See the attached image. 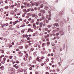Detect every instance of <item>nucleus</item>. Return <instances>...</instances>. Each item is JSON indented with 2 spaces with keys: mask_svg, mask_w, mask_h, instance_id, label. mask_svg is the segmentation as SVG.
Returning a JSON list of instances; mask_svg holds the SVG:
<instances>
[{
  "mask_svg": "<svg viewBox=\"0 0 74 74\" xmlns=\"http://www.w3.org/2000/svg\"><path fill=\"white\" fill-rule=\"evenodd\" d=\"M33 50H34V49H33V48H31L30 49V51H33Z\"/></svg>",
  "mask_w": 74,
  "mask_h": 74,
  "instance_id": "obj_44",
  "label": "nucleus"
},
{
  "mask_svg": "<svg viewBox=\"0 0 74 74\" xmlns=\"http://www.w3.org/2000/svg\"><path fill=\"white\" fill-rule=\"evenodd\" d=\"M44 63H42L41 64V66H44Z\"/></svg>",
  "mask_w": 74,
  "mask_h": 74,
  "instance_id": "obj_51",
  "label": "nucleus"
},
{
  "mask_svg": "<svg viewBox=\"0 0 74 74\" xmlns=\"http://www.w3.org/2000/svg\"><path fill=\"white\" fill-rule=\"evenodd\" d=\"M59 69H57V71H60Z\"/></svg>",
  "mask_w": 74,
  "mask_h": 74,
  "instance_id": "obj_64",
  "label": "nucleus"
},
{
  "mask_svg": "<svg viewBox=\"0 0 74 74\" xmlns=\"http://www.w3.org/2000/svg\"><path fill=\"white\" fill-rule=\"evenodd\" d=\"M51 26L50 25H49L48 26V28H50V27H51Z\"/></svg>",
  "mask_w": 74,
  "mask_h": 74,
  "instance_id": "obj_45",
  "label": "nucleus"
},
{
  "mask_svg": "<svg viewBox=\"0 0 74 74\" xmlns=\"http://www.w3.org/2000/svg\"><path fill=\"white\" fill-rule=\"evenodd\" d=\"M32 5L31 6V7H33V6H34V5H35V2L34 3H32L31 4Z\"/></svg>",
  "mask_w": 74,
  "mask_h": 74,
  "instance_id": "obj_11",
  "label": "nucleus"
},
{
  "mask_svg": "<svg viewBox=\"0 0 74 74\" xmlns=\"http://www.w3.org/2000/svg\"><path fill=\"white\" fill-rule=\"evenodd\" d=\"M5 3H8V0H6L5 1Z\"/></svg>",
  "mask_w": 74,
  "mask_h": 74,
  "instance_id": "obj_38",
  "label": "nucleus"
},
{
  "mask_svg": "<svg viewBox=\"0 0 74 74\" xmlns=\"http://www.w3.org/2000/svg\"><path fill=\"white\" fill-rule=\"evenodd\" d=\"M30 38L28 37L27 38V40H30Z\"/></svg>",
  "mask_w": 74,
  "mask_h": 74,
  "instance_id": "obj_26",
  "label": "nucleus"
},
{
  "mask_svg": "<svg viewBox=\"0 0 74 74\" xmlns=\"http://www.w3.org/2000/svg\"><path fill=\"white\" fill-rule=\"evenodd\" d=\"M60 33L61 34V36H63V35H64V32L63 31H62L60 32Z\"/></svg>",
  "mask_w": 74,
  "mask_h": 74,
  "instance_id": "obj_9",
  "label": "nucleus"
},
{
  "mask_svg": "<svg viewBox=\"0 0 74 74\" xmlns=\"http://www.w3.org/2000/svg\"><path fill=\"white\" fill-rule=\"evenodd\" d=\"M36 25H38L39 24V23L38 22H36Z\"/></svg>",
  "mask_w": 74,
  "mask_h": 74,
  "instance_id": "obj_55",
  "label": "nucleus"
},
{
  "mask_svg": "<svg viewBox=\"0 0 74 74\" xmlns=\"http://www.w3.org/2000/svg\"><path fill=\"white\" fill-rule=\"evenodd\" d=\"M23 12H26V9H24L23 10Z\"/></svg>",
  "mask_w": 74,
  "mask_h": 74,
  "instance_id": "obj_36",
  "label": "nucleus"
},
{
  "mask_svg": "<svg viewBox=\"0 0 74 74\" xmlns=\"http://www.w3.org/2000/svg\"><path fill=\"white\" fill-rule=\"evenodd\" d=\"M16 22H13V25H15V24H16Z\"/></svg>",
  "mask_w": 74,
  "mask_h": 74,
  "instance_id": "obj_62",
  "label": "nucleus"
},
{
  "mask_svg": "<svg viewBox=\"0 0 74 74\" xmlns=\"http://www.w3.org/2000/svg\"><path fill=\"white\" fill-rule=\"evenodd\" d=\"M13 3H14V2H13V1H10V3L11 4H13Z\"/></svg>",
  "mask_w": 74,
  "mask_h": 74,
  "instance_id": "obj_34",
  "label": "nucleus"
},
{
  "mask_svg": "<svg viewBox=\"0 0 74 74\" xmlns=\"http://www.w3.org/2000/svg\"><path fill=\"white\" fill-rule=\"evenodd\" d=\"M27 16H30V13H27Z\"/></svg>",
  "mask_w": 74,
  "mask_h": 74,
  "instance_id": "obj_42",
  "label": "nucleus"
},
{
  "mask_svg": "<svg viewBox=\"0 0 74 74\" xmlns=\"http://www.w3.org/2000/svg\"><path fill=\"white\" fill-rule=\"evenodd\" d=\"M23 37H24V38H25L26 37V38H27V37H28V35L27 34H26V35H25V34H23Z\"/></svg>",
  "mask_w": 74,
  "mask_h": 74,
  "instance_id": "obj_5",
  "label": "nucleus"
},
{
  "mask_svg": "<svg viewBox=\"0 0 74 74\" xmlns=\"http://www.w3.org/2000/svg\"><path fill=\"white\" fill-rule=\"evenodd\" d=\"M64 13V12L63 11H61L60 13L59 14L60 16H62Z\"/></svg>",
  "mask_w": 74,
  "mask_h": 74,
  "instance_id": "obj_3",
  "label": "nucleus"
},
{
  "mask_svg": "<svg viewBox=\"0 0 74 74\" xmlns=\"http://www.w3.org/2000/svg\"><path fill=\"white\" fill-rule=\"evenodd\" d=\"M25 41H27L26 42H28V43H30V42H31V41L30 40L28 41V40H26Z\"/></svg>",
  "mask_w": 74,
  "mask_h": 74,
  "instance_id": "obj_22",
  "label": "nucleus"
},
{
  "mask_svg": "<svg viewBox=\"0 0 74 74\" xmlns=\"http://www.w3.org/2000/svg\"><path fill=\"white\" fill-rule=\"evenodd\" d=\"M30 10H31V9H30V8H29L28 9H27L26 10V12H29V11H30Z\"/></svg>",
  "mask_w": 74,
  "mask_h": 74,
  "instance_id": "obj_16",
  "label": "nucleus"
},
{
  "mask_svg": "<svg viewBox=\"0 0 74 74\" xmlns=\"http://www.w3.org/2000/svg\"><path fill=\"white\" fill-rule=\"evenodd\" d=\"M23 46H20L19 47V48L20 49H22V48H23Z\"/></svg>",
  "mask_w": 74,
  "mask_h": 74,
  "instance_id": "obj_20",
  "label": "nucleus"
},
{
  "mask_svg": "<svg viewBox=\"0 0 74 74\" xmlns=\"http://www.w3.org/2000/svg\"><path fill=\"white\" fill-rule=\"evenodd\" d=\"M38 61H39V62H40H40H42V60H41V59L39 60Z\"/></svg>",
  "mask_w": 74,
  "mask_h": 74,
  "instance_id": "obj_30",
  "label": "nucleus"
},
{
  "mask_svg": "<svg viewBox=\"0 0 74 74\" xmlns=\"http://www.w3.org/2000/svg\"><path fill=\"white\" fill-rule=\"evenodd\" d=\"M31 21H32L31 22V23H33L34 22V20L33 19H32Z\"/></svg>",
  "mask_w": 74,
  "mask_h": 74,
  "instance_id": "obj_25",
  "label": "nucleus"
},
{
  "mask_svg": "<svg viewBox=\"0 0 74 74\" xmlns=\"http://www.w3.org/2000/svg\"><path fill=\"white\" fill-rule=\"evenodd\" d=\"M36 16V14H32V17H35V16Z\"/></svg>",
  "mask_w": 74,
  "mask_h": 74,
  "instance_id": "obj_19",
  "label": "nucleus"
},
{
  "mask_svg": "<svg viewBox=\"0 0 74 74\" xmlns=\"http://www.w3.org/2000/svg\"><path fill=\"white\" fill-rule=\"evenodd\" d=\"M29 3H28L27 5V6L28 7H30V6L29 5Z\"/></svg>",
  "mask_w": 74,
  "mask_h": 74,
  "instance_id": "obj_41",
  "label": "nucleus"
},
{
  "mask_svg": "<svg viewBox=\"0 0 74 74\" xmlns=\"http://www.w3.org/2000/svg\"><path fill=\"white\" fill-rule=\"evenodd\" d=\"M5 9H8V6H6L5 7Z\"/></svg>",
  "mask_w": 74,
  "mask_h": 74,
  "instance_id": "obj_28",
  "label": "nucleus"
},
{
  "mask_svg": "<svg viewBox=\"0 0 74 74\" xmlns=\"http://www.w3.org/2000/svg\"><path fill=\"white\" fill-rule=\"evenodd\" d=\"M49 69H50V67H48V66L47 67V68H46V70H49Z\"/></svg>",
  "mask_w": 74,
  "mask_h": 74,
  "instance_id": "obj_15",
  "label": "nucleus"
},
{
  "mask_svg": "<svg viewBox=\"0 0 74 74\" xmlns=\"http://www.w3.org/2000/svg\"><path fill=\"white\" fill-rule=\"evenodd\" d=\"M56 27H54L52 28V29H56Z\"/></svg>",
  "mask_w": 74,
  "mask_h": 74,
  "instance_id": "obj_40",
  "label": "nucleus"
},
{
  "mask_svg": "<svg viewBox=\"0 0 74 74\" xmlns=\"http://www.w3.org/2000/svg\"><path fill=\"white\" fill-rule=\"evenodd\" d=\"M39 16H41V13H39Z\"/></svg>",
  "mask_w": 74,
  "mask_h": 74,
  "instance_id": "obj_61",
  "label": "nucleus"
},
{
  "mask_svg": "<svg viewBox=\"0 0 74 74\" xmlns=\"http://www.w3.org/2000/svg\"><path fill=\"white\" fill-rule=\"evenodd\" d=\"M51 10H55V8L53 7H52V8H51Z\"/></svg>",
  "mask_w": 74,
  "mask_h": 74,
  "instance_id": "obj_27",
  "label": "nucleus"
},
{
  "mask_svg": "<svg viewBox=\"0 0 74 74\" xmlns=\"http://www.w3.org/2000/svg\"><path fill=\"white\" fill-rule=\"evenodd\" d=\"M23 55V53L20 52H19V56H22Z\"/></svg>",
  "mask_w": 74,
  "mask_h": 74,
  "instance_id": "obj_6",
  "label": "nucleus"
},
{
  "mask_svg": "<svg viewBox=\"0 0 74 74\" xmlns=\"http://www.w3.org/2000/svg\"><path fill=\"white\" fill-rule=\"evenodd\" d=\"M45 46V44L44 43H43L42 45V46L43 47H44Z\"/></svg>",
  "mask_w": 74,
  "mask_h": 74,
  "instance_id": "obj_43",
  "label": "nucleus"
},
{
  "mask_svg": "<svg viewBox=\"0 0 74 74\" xmlns=\"http://www.w3.org/2000/svg\"><path fill=\"white\" fill-rule=\"evenodd\" d=\"M5 26H8V23H6L5 24Z\"/></svg>",
  "mask_w": 74,
  "mask_h": 74,
  "instance_id": "obj_60",
  "label": "nucleus"
},
{
  "mask_svg": "<svg viewBox=\"0 0 74 74\" xmlns=\"http://www.w3.org/2000/svg\"><path fill=\"white\" fill-rule=\"evenodd\" d=\"M46 61H47V62H48V61H49V59L47 58L46 59Z\"/></svg>",
  "mask_w": 74,
  "mask_h": 74,
  "instance_id": "obj_54",
  "label": "nucleus"
},
{
  "mask_svg": "<svg viewBox=\"0 0 74 74\" xmlns=\"http://www.w3.org/2000/svg\"><path fill=\"white\" fill-rule=\"evenodd\" d=\"M44 4H48V3H47V2L44 1Z\"/></svg>",
  "mask_w": 74,
  "mask_h": 74,
  "instance_id": "obj_24",
  "label": "nucleus"
},
{
  "mask_svg": "<svg viewBox=\"0 0 74 74\" xmlns=\"http://www.w3.org/2000/svg\"><path fill=\"white\" fill-rule=\"evenodd\" d=\"M56 37H58L59 35V32H58L56 34Z\"/></svg>",
  "mask_w": 74,
  "mask_h": 74,
  "instance_id": "obj_17",
  "label": "nucleus"
},
{
  "mask_svg": "<svg viewBox=\"0 0 74 74\" xmlns=\"http://www.w3.org/2000/svg\"><path fill=\"white\" fill-rule=\"evenodd\" d=\"M19 70L20 71V72H23V69H22V68H21V69L20 70L19 69Z\"/></svg>",
  "mask_w": 74,
  "mask_h": 74,
  "instance_id": "obj_21",
  "label": "nucleus"
},
{
  "mask_svg": "<svg viewBox=\"0 0 74 74\" xmlns=\"http://www.w3.org/2000/svg\"><path fill=\"white\" fill-rule=\"evenodd\" d=\"M1 25H2V27H3L5 26V24H1Z\"/></svg>",
  "mask_w": 74,
  "mask_h": 74,
  "instance_id": "obj_50",
  "label": "nucleus"
},
{
  "mask_svg": "<svg viewBox=\"0 0 74 74\" xmlns=\"http://www.w3.org/2000/svg\"><path fill=\"white\" fill-rule=\"evenodd\" d=\"M3 60H4V62H5V60H6V58H3Z\"/></svg>",
  "mask_w": 74,
  "mask_h": 74,
  "instance_id": "obj_35",
  "label": "nucleus"
},
{
  "mask_svg": "<svg viewBox=\"0 0 74 74\" xmlns=\"http://www.w3.org/2000/svg\"><path fill=\"white\" fill-rule=\"evenodd\" d=\"M46 23H48V22H49V20H46Z\"/></svg>",
  "mask_w": 74,
  "mask_h": 74,
  "instance_id": "obj_32",
  "label": "nucleus"
},
{
  "mask_svg": "<svg viewBox=\"0 0 74 74\" xmlns=\"http://www.w3.org/2000/svg\"><path fill=\"white\" fill-rule=\"evenodd\" d=\"M34 46L35 47H37V44H35L34 45Z\"/></svg>",
  "mask_w": 74,
  "mask_h": 74,
  "instance_id": "obj_23",
  "label": "nucleus"
},
{
  "mask_svg": "<svg viewBox=\"0 0 74 74\" xmlns=\"http://www.w3.org/2000/svg\"><path fill=\"white\" fill-rule=\"evenodd\" d=\"M36 61L35 60L33 62V63H36Z\"/></svg>",
  "mask_w": 74,
  "mask_h": 74,
  "instance_id": "obj_47",
  "label": "nucleus"
},
{
  "mask_svg": "<svg viewBox=\"0 0 74 74\" xmlns=\"http://www.w3.org/2000/svg\"><path fill=\"white\" fill-rule=\"evenodd\" d=\"M45 9L46 10H48L49 9V7H48V6L46 5L45 6Z\"/></svg>",
  "mask_w": 74,
  "mask_h": 74,
  "instance_id": "obj_8",
  "label": "nucleus"
},
{
  "mask_svg": "<svg viewBox=\"0 0 74 74\" xmlns=\"http://www.w3.org/2000/svg\"><path fill=\"white\" fill-rule=\"evenodd\" d=\"M30 32H33V30L31 29L30 30Z\"/></svg>",
  "mask_w": 74,
  "mask_h": 74,
  "instance_id": "obj_56",
  "label": "nucleus"
},
{
  "mask_svg": "<svg viewBox=\"0 0 74 74\" xmlns=\"http://www.w3.org/2000/svg\"><path fill=\"white\" fill-rule=\"evenodd\" d=\"M32 59V57L31 56H29V60H31Z\"/></svg>",
  "mask_w": 74,
  "mask_h": 74,
  "instance_id": "obj_33",
  "label": "nucleus"
},
{
  "mask_svg": "<svg viewBox=\"0 0 74 74\" xmlns=\"http://www.w3.org/2000/svg\"><path fill=\"white\" fill-rule=\"evenodd\" d=\"M40 13L42 14H45V11L44 10H41L40 11Z\"/></svg>",
  "mask_w": 74,
  "mask_h": 74,
  "instance_id": "obj_2",
  "label": "nucleus"
},
{
  "mask_svg": "<svg viewBox=\"0 0 74 74\" xmlns=\"http://www.w3.org/2000/svg\"><path fill=\"white\" fill-rule=\"evenodd\" d=\"M33 25L34 28H36V26H35L36 23H33ZM34 26H35V27H34Z\"/></svg>",
  "mask_w": 74,
  "mask_h": 74,
  "instance_id": "obj_13",
  "label": "nucleus"
},
{
  "mask_svg": "<svg viewBox=\"0 0 74 74\" xmlns=\"http://www.w3.org/2000/svg\"><path fill=\"white\" fill-rule=\"evenodd\" d=\"M44 7V5L43 4H41V5H40V8H42Z\"/></svg>",
  "mask_w": 74,
  "mask_h": 74,
  "instance_id": "obj_14",
  "label": "nucleus"
},
{
  "mask_svg": "<svg viewBox=\"0 0 74 74\" xmlns=\"http://www.w3.org/2000/svg\"><path fill=\"white\" fill-rule=\"evenodd\" d=\"M49 40V38H47L46 39V41H48Z\"/></svg>",
  "mask_w": 74,
  "mask_h": 74,
  "instance_id": "obj_46",
  "label": "nucleus"
},
{
  "mask_svg": "<svg viewBox=\"0 0 74 74\" xmlns=\"http://www.w3.org/2000/svg\"><path fill=\"white\" fill-rule=\"evenodd\" d=\"M12 56H10V59H12Z\"/></svg>",
  "mask_w": 74,
  "mask_h": 74,
  "instance_id": "obj_52",
  "label": "nucleus"
},
{
  "mask_svg": "<svg viewBox=\"0 0 74 74\" xmlns=\"http://www.w3.org/2000/svg\"><path fill=\"white\" fill-rule=\"evenodd\" d=\"M68 29L69 31H70V26L69 25L68 27Z\"/></svg>",
  "mask_w": 74,
  "mask_h": 74,
  "instance_id": "obj_12",
  "label": "nucleus"
},
{
  "mask_svg": "<svg viewBox=\"0 0 74 74\" xmlns=\"http://www.w3.org/2000/svg\"><path fill=\"white\" fill-rule=\"evenodd\" d=\"M25 29L23 30H21L22 32H23V33H24V31H25Z\"/></svg>",
  "mask_w": 74,
  "mask_h": 74,
  "instance_id": "obj_58",
  "label": "nucleus"
},
{
  "mask_svg": "<svg viewBox=\"0 0 74 74\" xmlns=\"http://www.w3.org/2000/svg\"><path fill=\"white\" fill-rule=\"evenodd\" d=\"M23 59L24 60H27V56H25L23 58Z\"/></svg>",
  "mask_w": 74,
  "mask_h": 74,
  "instance_id": "obj_10",
  "label": "nucleus"
},
{
  "mask_svg": "<svg viewBox=\"0 0 74 74\" xmlns=\"http://www.w3.org/2000/svg\"><path fill=\"white\" fill-rule=\"evenodd\" d=\"M16 65H17V64H16L15 65H13L14 67H16Z\"/></svg>",
  "mask_w": 74,
  "mask_h": 74,
  "instance_id": "obj_49",
  "label": "nucleus"
},
{
  "mask_svg": "<svg viewBox=\"0 0 74 74\" xmlns=\"http://www.w3.org/2000/svg\"><path fill=\"white\" fill-rule=\"evenodd\" d=\"M35 5L36 6H37V7L38 6V5H39L40 4V1H38V2H35Z\"/></svg>",
  "mask_w": 74,
  "mask_h": 74,
  "instance_id": "obj_1",
  "label": "nucleus"
},
{
  "mask_svg": "<svg viewBox=\"0 0 74 74\" xmlns=\"http://www.w3.org/2000/svg\"><path fill=\"white\" fill-rule=\"evenodd\" d=\"M24 41L25 40L23 39L21 40L20 42V44H19V45H21V44L23 43V42H24Z\"/></svg>",
  "mask_w": 74,
  "mask_h": 74,
  "instance_id": "obj_4",
  "label": "nucleus"
},
{
  "mask_svg": "<svg viewBox=\"0 0 74 74\" xmlns=\"http://www.w3.org/2000/svg\"><path fill=\"white\" fill-rule=\"evenodd\" d=\"M41 59H43L44 58V57H43V56L41 57Z\"/></svg>",
  "mask_w": 74,
  "mask_h": 74,
  "instance_id": "obj_53",
  "label": "nucleus"
},
{
  "mask_svg": "<svg viewBox=\"0 0 74 74\" xmlns=\"http://www.w3.org/2000/svg\"><path fill=\"white\" fill-rule=\"evenodd\" d=\"M28 47H29V46L28 45H27L25 46V48L26 49H27V48H28Z\"/></svg>",
  "mask_w": 74,
  "mask_h": 74,
  "instance_id": "obj_29",
  "label": "nucleus"
},
{
  "mask_svg": "<svg viewBox=\"0 0 74 74\" xmlns=\"http://www.w3.org/2000/svg\"><path fill=\"white\" fill-rule=\"evenodd\" d=\"M1 63H2V64H4V63H5V61H2L1 62Z\"/></svg>",
  "mask_w": 74,
  "mask_h": 74,
  "instance_id": "obj_37",
  "label": "nucleus"
},
{
  "mask_svg": "<svg viewBox=\"0 0 74 74\" xmlns=\"http://www.w3.org/2000/svg\"><path fill=\"white\" fill-rule=\"evenodd\" d=\"M31 25H32V24H29L28 25V26H31Z\"/></svg>",
  "mask_w": 74,
  "mask_h": 74,
  "instance_id": "obj_59",
  "label": "nucleus"
},
{
  "mask_svg": "<svg viewBox=\"0 0 74 74\" xmlns=\"http://www.w3.org/2000/svg\"><path fill=\"white\" fill-rule=\"evenodd\" d=\"M29 23V21H27L26 22V24H28V23Z\"/></svg>",
  "mask_w": 74,
  "mask_h": 74,
  "instance_id": "obj_57",
  "label": "nucleus"
},
{
  "mask_svg": "<svg viewBox=\"0 0 74 74\" xmlns=\"http://www.w3.org/2000/svg\"><path fill=\"white\" fill-rule=\"evenodd\" d=\"M53 25H54V26H56V27H58V23H54L53 24Z\"/></svg>",
  "mask_w": 74,
  "mask_h": 74,
  "instance_id": "obj_7",
  "label": "nucleus"
},
{
  "mask_svg": "<svg viewBox=\"0 0 74 74\" xmlns=\"http://www.w3.org/2000/svg\"><path fill=\"white\" fill-rule=\"evenodd\" d=\"M31 29H30V28H29L28 29V32H30V31Z\"/></svg>",
  "mask_w": 74,
  "mask_h": 74,
  "instance_id": "obj_39",
  "label": "nucleus"
},
{
  "mask_svg": "<svg viewBox=\"0 0 74 74\" xmlns=\"http://www.w3.org/2000/svg\"><path fill=\"white\" fill-rule=\"evenodd\" d=\"M39 59H40V57H38L36 59V60L37 61H38V60H39Z\"/></svg>",
  "mask_w": 74,
  "mask_h": 74,
  "instance_id": "obj_31",
  "label": "nucleus"
},
{
  "mask_svg": "<svg viewBox=\"0 0 74 74\" xmlns=\"http://www.w3.org/2000/svg\"><path fill=\"white\" fill-rule=\"evenodd\" d=\"M0 3H3V1H1Z\"/></svg>",
  "mask_w": 74,
  "mask_h": 74,
  "instance_id": "obj_63",
  "label": "nucleus"
},
{
  "mask_svg": "<svg viewBox=\"0 0 74 74\" xmlns=\"http://www.w3.org/2000/svg\"><path fill=\"white\" fill-rule=\"evenodd\" d=\"M40 25H43V23H40Z\"/></svg>",
  "mask_w": 74,
  "mask_h": 74,
  "instance_id": "obj_48",
  "label": "nucleus"
},
{
  "mask_svg": "<svg viewBox=\"0 0 74 74\" xmlns=\"http://www.w3.org/2000/svg\"><path fill=\"white\" fill-rule=\"evenodd\" d=\"M16 5V3H15L14 4V5H12L11 6L13 8H14V6H15Z\"/></svg>",
  "mask_w": 74,
  "mask_h": 74,
  "instance_id": "obj_18",
  "label": "nucleus"
}]
</instances>
